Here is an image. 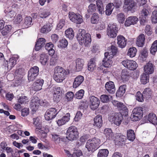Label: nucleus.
<instances>
[{
  "instance_id": "f257e3e1",
  "label": "nucleus",
  "mask_w": 157,
  "mask_h": 157,
  "mask_svg": "<svg viewBox=\"0 0 157 157\" xmlns=\"http://www.w3.org/2000/svg\"><path fill=\"white\" fill-rule=\"evenodd\" d=\"M77 33V38L80 45L84 44L85 46H89L91 41L90 35L89 33H86L85 30L79 29Z\"/></svg>"
},
{
  "instance_id": "f03ea898",
  "label": "nucleus",
  "mask_w": 157,
  "mask_h": 157,
  "mask_svg": "<svg viewBox=\"0 0 157 157\" xmlns=\"http://www.w3.org/2000/svg\"><path fill=\"white\" fill-rule=\"evenodd\" d=\"M67 72L62 67H56L54 70L53 78L57 82H61L65 79Z\"/></svg>"
},
{
  "instance_id": "7ed1b4c3",
  "label": "nucleus",
  "mask_w": 157,
  "mask_h": 157,
  "mask_svg": "<svg viewBox=\"0 0 157 157\" xmlns=\"http://www.w3.org/2000/svg\"><path fill=\"white\" fill-rule=\"evenodd\" d=\"M100 145V140L98 138L94 137L87 140L86 147L89 151H94L98 149Z\"/></svg>"
},
{
  "instance_id": "20e7f679",
  "label": "nucleus",
  "mask_w": 157,
  "mask_h": 157,
  "mask_svg": "<svg viewBox=\"0 0 157 157\" xmlns=\"http://www.w3.org/2000/svg\"><path fill=\"white\" fill-rule=\"evenodd\" d=\"M78 132L76 127L72 126L68 129L67 132V138L69 140H75L78 137Z\"/></svg>"
},
{
  "instance_id": "39448f33",
  "label": "nucleus",
  "mask_w": 157,
  "mask_h": 157,
  "mask_svg": "<svg viewBox=\"0 0 157 157\" xmlns=\"http://www.w3.org/2000/svg\"><path fill=\"white\" fill-rule=\"evenodd\" d=\"M143 115L142 108L137 107L133 109L131 115V119L132 121H138L142 118Z\"/></svg>"
},
{
  "instance_id": "423d86ee",
  "label": "nucleus",
  "mask_w": 157,
  "mask_h": 157,
  "mask_svg": "<svg viewBox=\"0 0 157 157\" xmlns=\"http://www.w3.org/2000/svg\"><path fill=\"white\" fill-rule=\"evenodd\" d=\"M123 119V117L121 113H113L109 117V121L117 126L120 125Z\"/></svg>"
},
{
  "instance_id": "0eeeda50",
  "label": "nucleus",
  "mask_w": 157,
  "mask_h": 157,
  "mask_svg": "<svg viewBox=\"0 0 157 157\" xmlns=\"http://www.w3.org/2000/svg\"><path fill=\"white\" fill-rule=\"evenodd\" d=\"M118 31V28L116 24H109L107 29V34L109 37L114 38L117 36Z\"/></svg>"
},
{
  "instance_id": "6e6552de",
  "label": "nucleus",
  "mask_w": 157,
  "mask_h": 157,
  "mask_svg": "<svg viewBox=\"0 0 157 157\" xmlns=\"http://www.w3.org/2000/svg\"><path fill=\"white\" fill-rule=\"evenodd\" d=\"M68 16L71 21L77 24H80L83 22L82 16L79 13L69 12Z\"/></svg>"
},
{
  "instance_id": "1a4fd4ad",
  "label": "nucleus",
  "mask_w": 157,
  "mask_h": 157,
  "mask_svg": "<svg viewBox=\"0 0 157 157\" xmlns=\"http://www.w3.org/2000/svg\"><path fill=\"white\" fill-rule=\"evenodd\" d=\"M39 72V68L34 66L31 68L28 72V79L29 81H33L38 75Z\"/></svg>"
},
{
  "instance_id": "9d476101",
  "label": "nucleus",
  "mask_w": 157,
  "mask_h": 157,
  "mask_svg": "<svg viewBox=\"0 0 157 157\" xmlns=\"http://www.w3.org/2000/svg\"><path fill=\"white\" fill-rule=\"evenodd\" d=\"M121 63L125 67L130 70L136 69L138 66L136 62L133 60H125L122 61Z\"/></svg>"
},
{
  "instance_id": "9b49d317",
  "label": "nucleus",
  "mask_w": 157,
  "mask_h": 157,
  "mask_svg": "<svg viewBox=\"0 0 157 157\" xmlns=\"http://www.w3.org/2000/svg\"><path fill=\"white\" fill-rule=\"evenodd\" d=\"M89 99L90 106V108L94 110L97 109L100 103L99 99L94 96H90Z\"/></svg>"
},
{
  "instance_id": "f8f14e48",
  "label": "nucleus",
  "mask_w": 157,
  "mask_h": 157,
  "mask_svg": "<svg viewBox=\"0 0 157 157\" xmlns=\"http://www.w3.org/2000/svg\"><path fill=\"white\" fill-rule=\"evenodd\" d=\"M53 100L56 102L59 101L62 94V90L60 87L56 86L53 88Z\"/></svg>"
},
{
  "instance_id": "ddd939ff",
  "label": "nucleus",
  "mask_w": 157,
  "mask_h": 157,
  "mask_svg": "<svg viewBox=\"0 0 157 157\" xmlns=\"http://www.w3.org/2000/svg\"><path fill=\"white\" fill-rule=\"evenodd\" d=\"M57 110L54 108H51L46 112L45 114V118L47 121H49L54 118L57 114Z\"/></svg>"
},
{
  "instance_id": "4468645a",
  "label": "nucleus",
  "mask_w": 157,
  "mask_h": 157,
  "mask_svg": "<svg viewBox=\"0 0 157 157\" xmlns=\"http://www.w3.org/2000/svg\"><path fill=\"white\" fill-rule=\"evenodd\" d=\"M124 7L127 8L128 10L133 12L136 8V3L133 0H125Z\"/></svg>"
},
{
  "instance_id": "2eb2a0df",
  "label": "nucleus",
  "mask_w": 157,
  "mask_h": 157,
  "mask_svg": "<svg viewBox=\"0 0 157 157\" xmlns=\"http://www.w3.org/2000/svg\"><path fill=\"white\" fill-rule=\"evenodd\" d=\"M40 101L37 97H33L31 102L30 107L33 111H36L41 105Z\"/></svg>"
},
{
  "instance_id": "dca6fc26",
  "label": "nucleus",
  "mask_w": 157,
  "mask_h": 157,
  "mask_svg": "<svg viewBox=\"0 0 157 157\" xmlns=\"http://www.w3.org/2000/svg\"><path fill=\"white\" fill-rule=\"evenodd\" d=\"M44 82L43 79L41 78L37 79L35 82L33 83L32 87V89L35 91L41 90Z\"/></svg>"
},
{
  "instance_id": "f3484780",
  "label": "nucleus",
  "mask_w": 157,
  "mask_h": 157,
  "mask_svg": "<svg viewBox=\"0 0 157 157\" xmlns=\"http://www.w3.org/2000/svg\"><path fill=\"white\" fill-rule=\"evenodd\" d=\"M109 54V52H105L104 54V58L102 60L103 65L106 68L110 67L113 63L110 59L112 58L109 57V56H108Z\"/></svg>"
},
{
  "instance_id": "a211bd4d",
  "label": "nucleus",
  "mask_w": 157,
  "mask_h": 157,
  "mask_svg": "<svg viewBox=\"0 0 157 157\" xmlns=\"http://www.w3.org/2000/svg\"><path fill=\"white\" fill-rule=\"evenodd\" d=\"M102 118V116L100 115H98L94 117L93 125L95 128H100L101 127L103 122Z\"/></svg>"
},
{
  "instance_id": "6ab92c4d",
  "label": "nucleus",
  "mask_w": 157,
  "mask_h": 157,
  "mask_svg": "<svg viewBox=\"0 0 157 157\" xmlns=\"http://www.w3.org/2000/svg\"><path fill=\"white\" fill-rule=\"evenodd\" d=\"M105 87L106 90L110 94H113L115 91V87L114 82L112 81L107 82Z\"/></svg>"
},
{
  "instance_id": "aec40b11",
  "label": "nucleus",
  "mask_w": 157,
  "mask_h": 157,
  "mask_svg": "<svg viewBox=\"0 0 157 157\" xmlns=\"http://www.w3.org/2000/svg\"><path fill=\"white\" fill-rule=\"evenodd\" d=\"M138 21V18L136 16H131L126 19L125 23V25L126 26H130L132 25L136 24Z\"/></svg>"
},
{
  "instance_id": "412c9836",
  "label": "nucleus",
  "mask_w": 157,
  "mask_h": 157,
  "mask_svg": "<svg viewBox=\"0 0 157 157\" xmlns=\"http://www.w3.org/2000/svg\"><path fill=\"white\" fill-rule=\"evenodd\" d=\"M117 44L118 46L121 48H123L126 46L127 40L125 38L121 35L118 36L117 37Z\"/></svg>"
},
{
  "instance_id": "4be33fe9",
  "label": "nucleus",
  "mask_w": 157,
  "mask_h": 157,
  "mask_svg": "<svg viewBox=\"0 0 157 157\" xmlns=\"http://www.w3.org/2000/svg\"><path fill=\"white\" fill-rule=\"evenodd\" d=\"M145 72L148 74H151L153 73L154 70V66L150 62L147 63L144 67Z\"/></svg>"
},
{
  "instance_id": "5701e85b",
  "label": "nucleus",
  "mask_w": 157,
  "mask_h": 157,
  "mask_svg": "<svg viewBox=\"0 0 157 157\" xmlns=\"http://www.w3.org/2000/svg\"><path fill=\"white\" fill-rule=\"evenodd\" d=\"M145 40V35L141 34L137 37L136 43L139 47H142L144 45Z\"/></svg>"
},
{
  "instance_id": "b1692460",
  "label": "nucleus",
  "mask_w": 157,
  "mask_h": 157,
  "mask_svg": "<svg viewBox=\"0 0 157 157\" xmlns=\"http://www.w3.org/2000/svg\"><path fill=\"white\" fill-rule=\"evenodd\" d=\"M70 115L69 113H67L61 119H59L56 121L59 126H62L68 122L70 119Z\"/></svg>"
},
{
  "instance_id": "393cba45",
  "label": "nucleus",
  "mask_w": 157,
  "mask_h": 157,
  "mask_svg": "<svg viewBox=\"0 0 157 157\" xmlns=\"http://www.w3.org/2000/svg\"><path fill=\"white\" fill-rule=\"evenodd\" d=\"M17 59L16 57H12L10 59L9 61H6L5 63V65H7L8 69H11L17 63Z\"/></svg>"
},
{
  "instance_id": "a878e982",
  "label": "nucleus",
  "mask_w": 157,
  "mask_h": 157,
  "mask_svg": "<svg viewBox=\"0 0 157 157\" xmlns=\"http://www.w3.org/2000/svg\"><path fill=\"white\" fill-rule=\"evenodd\" d=\"M84 80V77L79 75L77 76L74 79L73 84V87L76 88L78 86L83 82Z\"/></svg>"
},
{
  "instance_id": "bb28decb",
  "label": "nucleus",
  "mask_w": 157,
  "mask_h": 157,
  "mask_svg": "<svg viewBox=\"0 0 157 157\" xmlns=\"http://www.w3.org/2000/svg\"><path fill=\"white\" fill-rule=\"evenodd\" d=\"M45 42V40L44 38H39L36 44L35 50L37 51H39L44 45Z\"/></svg>"
},
{
  "instance_id": "cd10ccee",
  "label": "nucleus",
  "mask_w": 157,
  "mask_h": 157,
  "mask_svg": "<svg viewBox=\"0 0 157 157\" xmlns=\"http://www.w3.org/2000/svg\"><path fill=\"white\" fill-rule=\"evenodd\" d=\"M143 94L144 98L148 100L151 98L152 92L150 88H147L144 89Z\"/></svg>"
},
{
  "instance_id": "c85d7f7f",
  "label": "nucleus",
  "mask_w": 157,
  "mask_h": 157,
  "mask_svg": "<svg viewBox=\"0 0 157 157\" xmlns=\"http://www.w3.org/2000/svg\"><path fill=\"white\" fill-rule=\"evenodd\" d=\"M76 69L77 71H79L82 70L84 64L83 60L79 59L76 60Z\"/></svg>"
},
{
  "instance_id": "c756f323",
  "label": "nucleus",
  "mask_w": 157,
  "mask_h": 157,
  "mask_svg": "<svg viewBox=\"0 0 157 157\" xmlns=\"http://www.w3.org/2000/svg\"><path fill=\"white\" fill-rule=\"evenodd\" d=\"M148 121L153 124H157V118L156 115L153 113H151L148 116Z\"/></svg>"
},
{
  "instance_id": "7c9ffc66",
  "label": "nucleus",
  "mask_w": 157,
  "mask_h": 157,
  "mask_svg": "<svg viewBox=\"0 0 157 157\" xmlns=\"http://www.w3.org/2000/svg\"><path fill=\"white\" fill-rule=\"evenodd\" d=\"M48 60V56L45 53H42L40 55V61L41 64L45 65Z\"/></svg>"
},
{
  "instance_id": "2f4dec72",
  "label": "nucleus",
  "mask_w": 157,
  "mask_h": 157,
  "mask_svg": "<svg viewBox=\"0 0 157 157\" xmlns=\"http://www.w3.org/2000/svg\"><path fill=\"white\" fill-rule=\"evenodd\" d=\"M104 133L107 139L110 140L112 139L113 136V133L111 129L109 128L105 129L104 131Z\"/></svg>"
},
{
  "instance_id": "473e14b6",
  "label": "nucleus",
  "mask_w": 157,
  "mask_h": 157,
  "mask_svg": "<svg viewBox=\"0 0 157 157\" xmlns=\"http://www.w3.org/2000/svg\"><path fill=\"white\" fill-rule=\"evenodd\" d=\"M96 5L99 13L101 14H102L104 12V8L102 1L100 0H97L96 1Z\"/></svg>"
},
{
  "instance_id": "72a5a7b5",
  "label": "nucleus",
  "mask_w": 157,
  "mask_h": 157,
  "mask_svg": "<svg viewBox=\"0 0 157 157\" xmlns=\"http://www.w3.org/2000/svg\"><path fill=\"white\" fill-rule=\"evenodd\" d=\"M51 25L49 23L44 25L40 29V32L43 33H46L50 32L52 29Z\"/></svg>"
},
{
  "instance_id": "f704fd0d",
  "label": "nucleus",
  "mask_w": 157,
  "mask_h": 157,
  "mask_svg": "<svg viewBox=\"0 0 157 157\" xmlns=\"http://www.w3.org/2000/svg\"><path fill=\"white\" fill-rule=\"evenodd\" d=\"M127 138L131 141H133L135 138L134 131L132 129H129L127 131Z\"/></svg>"
},
{
  "instance_id": "c9c22d12",
  "label": "nucleus",
  "mask_w": 157,
  "mask_h": 157,
  "mask_svg": "<svg viewBox=\"0 0 157 157\" xmlns=\"http://www.w3.org/2000/svg\"><path fill=\"white\" fill-rule=\"evenodd\" d=\"M111 52H109V54L108 55L109 58H112L113 56L116 55L117 52V47L112 45L111 46L110 50Z\"/></svg>"
},
{
  "instance_id": "e433bc0d",
  "label": "nucleus",
  "mask_w": 157,
  "mask_h": 157,
  "mask_svg": "<svg viewBox=\"0 0 157 157\" xmlns=\"http://www.w3.org/2000/svg\"><path fill=\"white\" fill-rule=\"evenodd\" d=\"M114 7L113 3L108 4L106 7V10L105 11L106 14L107 15H110L111 14Z\"/></svg>"
},
{
  "instance_id": "4c0bfd02",
  "label": "nucleus",
  "mask_w": 157,
  "mask_h": 157,
  "mask_svg": "<svg viewBox=\"0 0 157 157\" xmlns=\"http://www.w3.org/2000/svg\"><path fill=\"white\" fill-rule=\"evenodd\" d=\"M95 59L94 58L91 59L88 63V69L89 71H92L95 67Z\"/></svg>"
},
{
  "instance_id": "58836bf2",
  "label": "nucleus",
  "mask_w": 157,
  "mask_h": 157,
  "mask_svg": "<svg viewBox=\"0 0 157 157\" xmlns=\"http://www.w3.org/2000/svg\"><path fill=\"white\" fill-rule=\"evenodd\" d=\"M149 75L148 74L143 73L141 76L140 81L142 84H145L149 82Z\"/></svg>"
},
{
  "instance_id": "ea45409f",
  "label": "nucleus",
  "mask_w": 157,
  "mask_h": 157,
  "mask_svg": "<svg viewBox=\"0 0 157 157\" xmlns=\"http://www.w3.org/2000/svg\"><path fill=\"white\" fill-rule=\"evenodd\" d=\"M112 103L113 105L116 107L118 109L121 110L125 105L123 103L115 100L112 101Z\"/></svg>"
},
{
  "instance_id": "a19ab883",
  "label": "nucleus",
  "mask_w": 157,
  "mask_h": 157,
  "mask_svg": "<svg viewBox=\"0 0 157 157\" xmlns=\"http://www.w3.org/2000/svg\"><path fill=\"white\" fill-rule=\"evenodd\" d=\"M66 36L69 39H72L74 36L73 30L72 28L67 29L65 32Z\"/></svg>"
},
{
  "instance_id": "79ce46f5",
  "label": "nucleus",
  "mask_w": 157,
  "mask_h": 157,
  "mask_svg": "<svg viewBox=\"0 0 157 157\" xmlns=\"http://www.w3.org/2000/svg\"><path fill=\"white\" fill-rule=\"evenodd\" d=\"M32 19L30 17H26L25 19L23 24V26L25 28H28L32 24Z\"/></svg>"
},
{
  "instance_id": "37998d69",
  "label": "nucleus",
  "mask_w": 157,
  "mask_h": 157,
  "mask_svg": "<svg viewBox=\"0 0 157 157\" xmlns=\"http://www.w3.org/2000/svg\"><path fill=\"white\" fill-rule=\"evenodd\" d=\"M109 154V151L106 149L99 150L98 154V157H106Z\"/></svg>"
},
{
  "instance_id": "c03bdc74",
  "label": "nucleus",
  "mask_w": 157,
  "mask_h": 157,
  "mask_svg": "<svg viewBox=\"0 0 157 157\" xmlns=\"http://www.w3.org/2000/svg\"><path fill=\"white\" fill-rule=\"evenodd\" d=\"M137 49L135 47L130 48L128 50L127 55L131 57H134L136 53Z\"/></svg>"
},
{
  "instance_id": "a18cd8bd",
  "label": "nucleus",
  "mask_w": 157,
  "mask_h": 157,
  "mask_svg": "<svg viewBox=\"0 0 157 157\" xmlns=\"http://www.w3.org/2000/svg\"><path fill=\"white\" fill-rule=\"evenodd\" d=\"M150 52L153 55H155L157 51V40H156L152 44L150 49Z\"/></svg>"
},
{
  "instance_id": "49530a36",
  "label": "nucleus",
  "mask_w": 157,
  "mask_h": 157,
  "mask_svg": "<svg viewBox=\"0 0 157 157\" xmlns=\"http://www.w3.org/2000/svg\"><path fill=\"white\" fill-rule=\"evenodd\" d=\"M99 21L98 14L97 13H94L91 17V22L92 24H97Z\"/></svg>"
},
{
  "instance_id": "de8ad7c7",
  "label": "nucleus",
  "mask_w": 157,
  "mask_h": 157,
  "mask_svg": "<svg viewBox=\"0 0 157 157\" xmlns=\"http://www.w3.org/2000/svg\"><path fill=\"white\" fill-rule=\"evenodd\" d=\"M29 101V99L26 96H22L18 99L17 102L21 104H25L28 102Z\"/></svg>"
},
{
  "instance_id": "09e8293b",
  "label": "nucleus",
  "mask_w": 157,
  "mask_h": 157,
  "mask_svg": "<svg viewBox=\"0 0 157 157\" xmlns=\"http://www.w3.org/2000/svg\"><path fill=\"white\" fill-rule=\"evenodd\" d=\"M148 55V52L146 48L143 49L141 52V55L139 56V58L140 59H142L143 61H144L146 60Z\"/></svg>"
},
{
  "instance_id": "8fccbe9b",
  "label": "nucleus",
  "mask_w": 157,
  "mask_h": 157,
  "mask_svg": "<svg viewBox=\"0 0 157 157\" xmlns=\"http://www.w3.org/2000/svg\"><path fill=\"white\" fill-rule=\"evenodd\" d=\"M51 135L52 140L56 144H59L60 143V138L59 135L55 133H53Z\"/></svg>"
},
{
  "instance_id": "3c124183",
  "label": "nucleus",
  "mask_w": 157,
  "mask_h": 157,
  "mask_svg": "<svg viewBox=\"0 0 157 157\" xmlns=\"http://www.w3.org/2000/svg\"><path fill=\"white\" fill-rule=\"evenodd\" d=\"M50 12L48 10H44L40 11V17L42 18H46L50 15Z\"/></svg>"
},
{
  "instance_id": "603ef678",
  "label": "nucleus",
  "mask_w": 157,
  "mask_h": 157,
  "mask_svg": "<svg viewBox=\"0 0 157 157\" xmlns=\"http://www.w3.org/2000/svg\"><path fill=\"white\" fill-rule=\"evenodd\" d=\"M68 42L65 39H63L59 40V44L58 46L62 48H65L67 47Z\"/></svg>"
},
{
  "instance_id": "864d4df0",
  "label": "nucleus",
  "mask_w": 157,
  "mask_h": 157,
  "mask_svg": "<svg viewBox=\"0 0 157 157\" xmlns=\"http://www.w3.org/2000/svg\"><path fill=\"white\" fill-rule=\"evenodd\" d=\"M129 78V75L128 72L123 71L121 74V78L123 81H126L128 80Z\"/></svg>"
},
{
  "instance_id": "5fc2aeb1",
  "label": "nucleus",
  "mask_w": 157,
  "mask_h": 157,
  "mask_svg": "<svg viewBox=\"0 0 157 157\" xmlns=\"http://www.w3.org/2000/svg\"><path fill=\"white\" fill-rule=\"evenodd\" d=\"M149 13L148 10L145 8L143 9L140 13V17L147 18Z\"/></svg>"
},
{
  "instance_id": "6e6d98bb",
  "label": "nucleus",
  "mask_w": 157,
  "mask_h": 157,
  "mask_svg": "<svg viewBox=\"0 0 157 157\" xmlns=\"http://www.w3.org/2000/svg\"><path fill=\"white\" fill-rule=\"evenodd\" d=\"M84 94V90H81L78 91L74 95V97L78 99H81L83 97Z\"/></svg>"
},
{
  "instance_id": "4d7b16f0",
  "label": "nucleus",
  "mask_w": 157,
  "mask_h": 157,
  "mask_svg": "<svg viewBox=\"0 0 157 157\" xmlns=\"http://www.w3.org/2000/svg\"><path fill=\"white\" fill-rule=\"evenodd\" d=\"M136 99L139 102H142L144 101V97L143 96V94H142L140 91L138 92L136 96Z\"/></svg>"
},
{
  "instance_id": "13d9d810",
  "label": "nucleus",
  "mask_w": 157,
  "mask_h": 157,
  "mask_svg": "<svg viewBox=\"0 0 157 157\" xmlns=\"http://www.w3.org/2000/svg\"><path fill=\"white\" fill-rule=\"evenodd\" d=\"M11 26L10 25H7L3 28V30L2 32V34L3 35H6L9 33L11 30Z\"/></svg>"
},
{
  "instance_id": "bf43d9fd",
  "label": "nucleus",
  "mask_w": 157,
  "mask_h": 157,
  "mask_svg": "<svg viewBox=\"0 0 157 157\" xmlns=\"http://www.w3.org/2000/svg\"><path fill=\"white\" fill-rule=\"evenodd\" d=\"M151 20L152 23L155 24L157 23V10H154L152 13L151 16Z\"/></svg>"
},
{
  "instance_id": "052dcab7",
  "label": "nucleus",
  "mask_w": 157,
  "mask_h": 157,
  "mask_svg": "<svg viewBox=\"0 0 157 157\" xmlns=\"http://www.w3.org/2000/svg\"><path fill=\"white\" fill-rule=\"evenodd\" d=\"M117 19L120 23H123L125 20L124 15V13H121L117 15Z\"/></svg>"
},
{
  "instance_id": "680f3d73",
  "label": "nucleus",
  "mask_w": 157,
  "mask_h": 157,
  "mask_svg": "<svg viewBox=\"0 0 157 157\" xmlns=\"http://www.w3.org/2000/svg\"><path fill=\"white\" fill-rule=\"evenodd\" d=\"M96 10V7L95 5L94 4H91L88 7L87 11L88 13H91L95 12Z\"/></svg>"
},
{
  "instance_id": "e2e57ef3",
  "label": "nucleus",
  "mask_w": 157,
  "mask_h": 157,
  "mask_svg": "<svg viewBox=\"0 0 157 157\" xmlns=\"http://www.w3.org/2000/svg\"><path fill=\"white\" fill-rule=\"evenodd\" d=\"M65 21L64 19H61L57 25V29L59 30L62 29L65 25Z\"/></svg>"
},
{
  "instance_id": "0e129e2a",
  "label": "nucleus",
  "mask_w": 157,
  "mask_h": 157,
  "mask_svg": "<svg viewBox=\"0 0 157 157\" xmlns=\"http://www.w3.org/2000/svg\"><path fill=\"white\" fill-rule=\"evenodd\" d=\"M100 100L102 102H108L109 100V96L105 94L102 95L100 97Z\"/></svg>"
},
{
  "instance_id": "69168bd1",
  "label": "nucleus",
  "mask_w": 157,
  "mask_h": 157,
  "mask_svg": "<svg viewBox=\"0 0 157 157\" xmlns=\"http://www.w3.org/2000/svg\"><path fill=\"white\" fill-rule=\"evenodd\" d=\"M22 19L21 16L20 14H18L15 17L14 22L15 24L20 23L22 21Z\"/></svg>"
},
{
  "instance_id": "338daca9",
  "label": "nucleus",
  "mask_w": 157,
  "mask_h": 157,
  "mask_svg": "<svg viewBox=\"0 0 157 157\" xmlns=\"http://www.w3.org/2000/svg\"><path fill=\"white\" fill-rule=\"evenodd\" d=\"M145 33L148 35H150L152 33V29L151 26L149 25H147L145 29Z\"/></svg>"
},
{
  "instance_id": "774afa93",
  "label": "nucleus",
  "mask_w": 157,
  "mask_h": 157,
  "mask_svg": "<svg viewBox=\"0 0 157 157\" xmlns=\"http://www.w3.org/2000/svg\"><path fill=\"white\" fill-rule=\"evenodd\" d=\"M74 96L73 93L71 91L67 92L66 95V98L68 101H71Z\"/></svg>"
}]
</instances>
